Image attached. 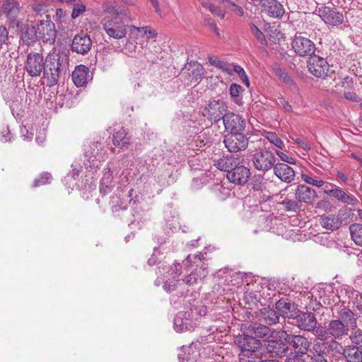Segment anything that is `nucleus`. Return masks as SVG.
I'll return each instance as SVG.
<instances>
[{
	"mask_svg": "<svg viewBox=\"0 0 362 362\" xmlns=\"http://www.w3.org/2000/svg\"><path fill=\"white\" fill-rule=\"evenodd\" d=\"M103 8L105 13L111 15L102 20L103 29L111 38L116 40L124 38L129 27V23L132 21L129 11L122 10L108 2L103 4Z\"/></svg>",
	"mask_w": 362,
	"mask_h": 362,
	"instance_id": "obj_1",
	"label": "nucleus"
},
{
	"mask_svg": "<svg viewBox=\"0 0 362 362\" xmlns=\"http://www.w3.org/2000/svg\"><path fill=\"white\" fill-rule=\"evenodd\" d=\"M206 253L199 252L198 254L189 255L182 264L187 266L190 264L192 271L189 274H185L182 278H178L177 281L179 285L185 284L189 286H194L201 282L208 274V270L203 262L206 259Z\"/></svg>",
	"mask_w": 362,
	"mask_h": 362,
	"instance_id": "obj_2",
	"label": "nucleus"
},
{
	"mask_svg": "<svg viewBox=\"0 0 362 362\" xmlns=\"http://www.w3.org/2000/svg\"><path fill=\"white\" fill-rule=\"evenodd\" d=\"M69 58L64 53H49L45 59L44 77L49 81V86L57 83L59 77L68 70Z\"/></svg>",
	"mask_w": 362,
	"mask_h": 362,
	"instance_id": "obj_3",
	"label": "nucleus"
},
{
	"mask_svg": "<svg viewBox=\"0 0 362 362\" xmlns=\"http://www.w3.org/2000/svg\"><path fill=\"white\" fill-rule=\"evenodd\" d=\"M236 337L235 344L238 347L240 362H257L261 358L262 342L247 333Z\"/></svg>",
	"mask_w": 362,
	"mask_h": 362,
	"instance_id": "obj_4",
	"label": "nucleus"
},
{
	"mask_svg": "<svg viewBox=\"0 0 362 362\" xmlns=\"http://www.w3.org/2000/svg\"><path fill=\"white\" fill-rule=\"evenodd\" d=\"M281 332H286L284 330H277V332L267 340L266 349L272 357L282 358L286 356L289 351L288 338L286 337V335L283 336Z\"/></svg>",
	"mask_w": 362,
	"mask_h": 362,
	"instance_id": "obj_5",
	"label": "nucleus"
},
{
	"mask_svg": "<svg viewBox=\"0 0 362 362\" xmlns=\"http://www.w3.org/2000/svg\"><path fill=\"white\" fill-rule=\"evenodd\" d=\"M291 47L294 52L300 57H310L316 51L315 44L303 32L296 33L291 41Z\"/></svg>",
	"mask_w": 362,
	"mask_h": 362,
	"instance_id": "obj_6",
	"label": "nucleus"
},
{
	"mask_svg": "<svg viewBox=\"0 0 362 362\" xmlns=\"http://www.w3.org/2000/svg\"><path fill=\"white\" fill-rule=\"evenodd\" d=\"M227 105L221 99L212 98L205 106L202 115L211 122L216 123L225 117Z\"/></svg>",
	"mask_w": 362,
	"mask_h": 362,
	"instance_id": "obj_7",
	"label": "nucleus"
},
{
	"mask_svg": "<svg viewBox=\"0 0 362 362\" xmlns=\"http://www.w3.org/2000/svg\"><path fill=\"white\" fill-rule=\"evenodd\" d=\"M275 162L274 153L266 148L259 149L252 156L253 165L259 171L267 172L271 170L275 165Z\"/></svg>",
	"mask_w": 362,
	"mask_h": 362,
	"instance_id": "obj_8",
	"label": "nucleus"
},
{
	"mask_svg": "<svg viewBox=\"0 0 362 362\" xmlns=\"http://www.w3.org/2000/svg\"><path fill=\"white\" fill-rule=\"evenodd\" d=\"M223 143L229 152L238 153L247 148L248 138L243 132L227 134L224 136Z\"/></svg>",
	"mask_w": 362,
	"mask_h": 362,
	"instance_id": "obj_9",
	"label": "nucleus"
},
{
	"mask_svg": "<svg viewBox=\"0 0 362 362\" xmlns=\"http://www.w3.org/2000/svg\"><path fill=\"white\" fill-rule=\"evenodd\" d=\"M308 69L315 77L325 78L328 76L329 66L325 58L314 54L308 60Z\"/></svg>",
	"mask_w": 362,
	"mask_h": 362,
	"instance_id": "obj_10",
	"label": "nucleus"
},
{
	"mask_svg": "<svg viewBox=\"0 0 362 362\" xmlns=\"http://www.w3.org/2000/svg\"><path fill=\"white\" fill-rule=\"evenodd\" d=\"M45 60L41 54L30 52L27 57L25 69L29 76H39L42 71L45 72Z\"/></svg>",
	"mask_w": 362,
	"mask_h": 362,
	"instance_id": "obj_11",
	"label": "nucleus"
},
{
	"mask_svg": "<svg viewBox=\"0 0 362 362\" xmlns=\"http://www.w3.org/2000/svg\"><path fill=\"white\" fill-rule=\"evenodd\" d=\"M243 333H247L255 337V338H262L269 340L277 330L272 329L266 325L257 322L243 325L241 327Z\"/></svg>",
	"mask_w": 362,
	"mask_h": 362,
	"instance_id": "obj_12",
	"label": "nucleus"
},
{
	"mask_svg": "<svg viewBox=\"0 0 362 362\" xmlns=\"http://www.w3.org/2000/svg\"><path fill=\"white\" fill-rule=\"evenodd\" d=\"M318 15L327 25L337 26L344 21V15L334 6H324L318 8Z\"/></svg>",
	"mask_w": 362,
	"mask_h": 362,
	"instance_id": "obj_13",
	"label": "nucleus"
},
{
	"mask_svg": "<svg viewBox=\"0 0 362 362\" xmlns=\"http://www.w3.org/2000/svg\"><path fill=\"white\" fill-rule=\"evenodd\" d=\"M262 13L275 19H281L284 13V6L277 0H261L259 3Z\"/></svg>",
	"mask_w": 362,
	"mask_h": 362,
	"instance_id": "obj_14",
	"label": "nucleus"
},
{
	"mask_svg": "<svg viewBox=\"0 0 362 362\" xmlns=\"http://www.w3.org/2000/svg\"><path fill=\"white\" fill-rule=\"evenodd\" d=\"M281 334L288 338V344L295 351L293 354L305 355L309 352L311 343L308 338L303 335L289 334L287 332H281Z\"/></svg>",
	"mask_w": 362,
	"mask_h": 362,
	"instance_id": "obj_15",
	"label": "nucleus"
},
{
	"mask_svg": "<svg viewBox=\"0 0 362 362\" xmlns=\"http://www.w3.org/2000/svg\"><path fill=\"white\" fill-rule=\"evenodd\" d=\"M37 32L43 42L53 44L57 37L54 23L50 21H40L37 26Z\"/></svg>",
	"mask_w": 362,
	"mask_h": 362,
	"instance_id": "obj_16",
	"label": "nucleus"
},
{
	"mask_svg": "<svg viewBox=\"0 0 362 362\" xmlns=\"http://www.w3.org/2000/svg\"><path fill=\"white\" fill-rule=\"evenodd\" d=\"M223 122L228 134L243 132L245 127V119L235 113H227L223 117Z\"/></svg>",
	"mask_w": 362,
	"mask_h": 362,
	"instance_id": "obj_17",
	"label": "nucleus"
},
{
	"mask_svg": "<svg viewBox=\"0 0 362 362\" xmlns=\"http://www.w3.org/2000/svg\"><path fill=\"white\" fill-rule=\"evenodd\" d=\"M293 320L295 325L303 331L313 332L317 325L315 315L312 312H300Z\"/></svg>",
	"mask_w": 362,
	"mask_h": 362,
	"instance_id": "obj_18",
	"label": "nucleus"
},
{
	"mask_svg": "<svg viewBox=\"0 0 362 362\" xmlns=\"http://www.w3.org/2000/svg\"><path fill=\"white\" fill-rule=\"evenodd\" d=\"M92 47V40L87 33L81 31L76 35L72 40L71 50L77 54H86Z\"/></svg>",
	"mask_w": 362,
	"mask_h": 362,
	"instance_id": "obj_19",
	"label": "nucleus"
},
{
	"mask_svg": "<svg viewBox=\"0 0 362 362\" xmlns=\"http://www.w3.org/2000/svg\"><path fill=\"white\" fill-rule=\"evenodd\" d=\"M250 169L243 165H237L227 174L228 180L235 185H243L250 177Z\"/></svg>",
	"mask_w": 362,
	"mask_h": 362,
	"instance_id": "obj_20",
	"label": "nucleus"
},
{
	"mask_svg": "<svg viewBox=\"0 0 362 362\" xmlns=\"http://www.w3.org/2000/svg\"><path fill=\"white\" fill-rule=\"evenodd\" d=\"M338 319L343 322V325L348 330H355L357 328L358 316L351 309L344 306L338 311Z\"/></svg>",
	"mask_w": 362,
	"mask_h": 362,
	"instance_id": "obj_21",
	"label": "nucleus"
},
{
	"mask_svg": "<svg viewBox=\"0 0 362 362\" xmlns=\"http://www.w3.org/2000/svg\"><path fill=\"white\" fill-rule=\"evenodd\" d=\"M296 199L299 202L306 204H313L317 197V194L315 189L305 185H299L295 191Z\"/></svg>",
	"mask_w": 362,
	"mask_h": 362,
	"instance_id": "obj_22",
	"label": "nucleus"
},
{
	"mask_svg": "<svg viewBox=\"0 0 362 362\" xmlns=\"http://www.w3.org/2000/svg\"><path fill=\"white\" fill-rule=\"evenodd\" d=\"M325 344L320 341L315 342L308 354L310 362H328Z\"/></svg>",
	"mask_w": 362,
	"mask_h": 362,
	"instance_id": "obj_23",
	"label": "nucleus"
},
{
	"mask_svg": "<svg viewBox=\"0 0 362 362\" xmlns=\"http://www.w3.org/2000/svg\"><path fill=\"white\" fill-rule=\"evenodd\" d=\"M327 326L331 338L340 340L349 334L348 328L343 325L341 320H332Z\"/></svg>",
	"mask_w": 362,
	"mask_h": 362,
	"instance_id": "obj_24",
	"label": "nucleus"
},
{
	"mask_svg": "<svg viewBox=\"0 0 362 362\" xmlns=\"http://www.w3.org/2000/svg\"><path fill=\"white\" fill-rule=\"evenodd\" d=\"M301 179L307 184L317 187H321L322 186H325L324 192L325 194L329 196H332V194H330L329 191H335V187H337V185L332 183L324 182L322 179H320L316 176L313 177L312 175L305 173H303L301 175Z\"/></svg>",
	"mask_w": 362,
	"mask_h": 362,
	"instance_id": "obj_25",
	"label": "nucleus"
},
{
	"mask_svg": "<svg viewBox=\"0 0 362 362\" xmlns=\"http://www.w3.org/2000/svg\"><path fill=\"white\" fill-rule=\"evenodd\" d=\"M274 173L281 181L290 183L294 180L295 172L293 169L285 163H276L274 168Z\"/></svg>",
	"mask_w": 362,
	"mask_h": 362,
	"instance_id": "obj_26",
	"label": "nucleus"
},
{
	"mask_svg": "<svg viewBox=\"0 0 362 362\" xmlns=\"http://www.w3.org/2000/svg\"><path fill=\"white\" fill-rule=\"evenodd\" d=\"M21 6L16 0H5L1 5L2 13L11 21L16 20Z\"/></svg>",
	"mask_w": 362,
	"mask_h": 362,
	"instance_id": "obj_27",
	"label": "nucleus"
},
{
	"mask_svg": "<svg viewBox=\"0 0 362 362\" xmlns=\"http://www.w3.org/2000/svg\"><path fill=\"white\" fill-rule=\"evenodd\" d=\"M320 225L327 230H335L342 225V220L337 214H324L320 218Z\"/></svg>",
	"mask_w": 362,
	"mask_h": 362,
	"instance_id": "obj_28",
	"label": "nucleus"
},
{
	"mask_svg": "<svg viewBox=\"0 0 362 362\" xmlns=\"http://www.w3.org/2000/svg\"><path fill=\"white\" fill-rule=\"evenodd\" d=\"M276 308L279 315L284 317H294L296 307L295 303L287 298H281L276 303Z\"/></svg>",
	"mask_w": 362,
	"mask_h": 362,
	"instance_id": "obj_29",
	"label": "nucleus"
},
{
	"mask_svg": "<svg viewBox=\"0 0 362 362\" xmlns=\"http://www.w3.org/2000/svg\"><path fill=\"white\" fill-rule=\"evenodd\" d=\"M115 187L113 173L110 169H105L100 182V193L105 196L112 191Z\"/></svg>",
	"mask_w": 362,
	"mask_h": 362,
	"instance_id": "obj_30",
	"label": "nucleus"
},
{
	"mask_svg": "<svg viewBox=\"0 0 362 362\" xmlns=\"http://www.w3.org/2000/svg\"><path fill=\"white\" fill-rule=\"evenodd\" d=\"M124 188L121 186H117L114 191L113 195L110 197V204L113 212H117L119 210H126L127 209V204L122 201V193Z\"/></svg>",
	"mask_w": 362,
	"mask_h": 362,
	"instance_id": "obj_31",
	"label": "nucleus"
},
{
	"mask_svg": "<svg viewBox=\"0 0 362 362\" xmlns=\"http://www.w3.org/2000/svg\"><path fill=\"white\" fill-rule=\"evenodd\" d=\"M329 192L332 197L345 204L356 206L358 203V200L354 195L347 194L339 187H335V191H329Z\"/></svg>",
	"mask_w": 362,
	"mask_h": 362,
	"instance_id": "obj_32",
	"label": "nucleus"
},
{
	"mask_svg": "<svg viewBox=\"0 0 362 362\" xmlns=\"http://www.w3.org/2000/svg\"><path fill=\"white\" fill-rule=\"evenodd\" d=\"M88 69L84 65L77 66L72 72V80L77 87H83L87 83Z\"/></svg>",
	"mask_w": 362,
	"mask_h": 362,
	"instance_id": "obj_33",
	"label": "nucleus"
},
{
	"mask_svg": "<svg viewBox=\"0 0 362 362\" xmlns=\"http://www.w3.org/2000/svg\"><path fill=\"white\" fill-rule=\"evenodd\" d=\"M347 362H361L362 351L355 345L345 346L342 352Z\"/></svg>",
	"mask_w": 362,
	"mask_h": 362,
	"instance_id": "obj_34",
	"label": "nucleus"
},
{
	"mask_svg": "<svg viewBox=\"0 0 362 362\" xmlns=\"http://www.w3.org/2000/svg\"><path fill=\"white\" fill-rule=\"evenodd\" d=\"M216 168L221 171L228 172L232 170L237 165V160L233 156H223L216 161Z\"/></svg>",
	"mask_w": 362,
	"mask_h": 362,
	"instance_id": "obj_35",
	"label": "nucleus"
},
{
	"mask_svg": "<svg viewBox=\"0 0 362 362\" xmlns=\"http://www.w3.org/2000/svg\"><path fill=\"white\" fill-rule=\"evenodd\" d=\"M189 71V76L192 80L197 82L201 81L204 73V69L202 65L197 62H191L187 68Z\"/></svg>",
	"mask_w": 362,
	"mask_h": 362,
	"instance_id": "obj_36",
	"label": "nucleus"
},
{
	"mask_svg": "<svg viewBox=\"0 0 362 362\" xmlns=\"http://www.w3.org/2000/svg\"><path fill=\"white\" fill-rule=\"evenodd\" d=\"M218 2L221 3L223 7L228 9L229 11L233 13L234 15L242 17L245 14V11L243 7L231 0H216Z\"/></svg>",
	"mask_w": 362,
	"mask_h": 362,
	"instance_id": "obj_37",
	"label": "nucleus"
},
{
	"mask_svg": "<svg viewBox=\"0 0 362 362\" xmlns=\"http://www.w3.org/2000/svg\"><path fill=\"white\" fill-rule=\"evenodd\" d=\"M35 2L32 4L30 6L31 8L32 11H33L35 15L42 16L43 14L47 13L49 10L50 7V1L47 0H34Z\"/></svg>",
	"mask_w": 362,
	"mask_h": 362,
	"instance_id": "obj_38",
	"label": "nucleus"
},
{
	"mask_svg": "<svg viewBox=\"0 0 362 362\" xmlns=\"http://www.w3.org/2000/svg\"><path fill=\"white\" fill-rule=\"evenodd\" d=\"M184 315L182 313H179L174 318V327L177 332L189 330L192 327L189 320L184 318Z\"/></svg>",
	"mask_w": 362,
	"mask_h": 362,
	"instance_id": "obj_39",
	"label": "nucleus"
},
{
	"mask_svg": "<svg viewBox=\"0 0 362 362\" xmlns=\"http://www.w3.org/2000/svg\"><path fill=\"white\" fill-rule=\"evenodd\" d=\"M262 317L268 325H275L279 322V317L276 310L264 308L262 310Z\"/></svg>",
	"mask_w": 362,
	"mask_h": 362,
	"instance_id": "obj_40",
	"label": "nucleus"
},
{
	"mask_svg": "<svg viewBox=\"0 0 362 362\" xmlns=\"http://www.w3.org/2000/svg\"><path fill=\"white\" fill-rule=\"evenodd\" d=\"M112 141L115 146L122 148L129 144V139L127 136L124 129L122 128L114 134Z\"/></svg>",
	"mask_w": 362,
	"mask_h": 362,
	"instance_id": "obj_41",
	"label": "nucleus"
},
{
	"mask_svg": "<svg viewBox=\"0 0 362 362\" xmlns=\"http://www.w3.org/2000/svg\"><path fill=\"white\" fill-rule=\"evenodd\" d=\"M349 229L354 243L362 247V225L354 223L350 226Z\"/></svg>",
	"mask_w": 362,
	"mask_h": 362,
	"instance_id": "obj_42",
	"label": "nucleus"
},
{
	"mask_svg": "<svg viewBox=\"0 0 362 362\" xmlns=\"http://www.w3.org/2000/svg\"><path fill=\"white\" fill-rule=\"evenodd\" d=\"M37 31L32 28H27L21 35L23 42L27 45L34 43L37 39Z\"/></svg>",
	"mask_w": 362,
	"mask_h": 362,
	"instance_id": "obj_43",
	"label": "nucleus"
},
{
	"mask_svg": "<svg viewBox=\"0 0 362 362\" xmlns=\"http://www.w3.org/2000/svg\"><path fill=\"white\" fill-rule=\"evenodd\" d=\"M313 332H314L315 337L321 341H326L328 339L331 338L329 334L328 326L324 327L321 325L318 327L316 325V328H315Z\"/></svg>",
	"mask_w": 362,
	"mask_h": 362,
	"instance_id": "obj_44",
	"label": "nucleus"
},
{
	"mask_svg": "<svg viewBox=\"0 0 362 362\" xmlns=\"http://www.w3.org/2000/svg\"><path fill=\"white\" fill-rule=\"evenodd\" d=\"M280 204L284 206L285 209L288 211H293L296 213L300 210L301 205L299 204L298 200L296 201L290 199H285L281 201Z\"/></svg>",
	"mask_w": 362,
	"mask_h": 362,
	"instance_id": "obj_45",
	"label": "nucleus"
},
{
	"mask_svg": "<svg viewBox=\"0 0 362 362\" xmlns=\"http://www.w3.org/2000/svg\"><path fill=\"white\" fill-rule=\"evenodd\" d=\"M337 339H334L332 338V339L329 341H327L325 344V347H326V349H327V353L329 351H331L333 354H341L343 352V348L341 343L337 341Z\"/></svg>",
	"mask_w": 362,
	"mask_h": 362,
	"instance_id": "obj_46",
	"label": "nucleus"
},
{
	"mask_svg": "<svg viewBox=\"0 0 362 362\" xmlns=\"http://www.w3.org/2000/svg\"><path fill=\"white\" fill-rule=\"evenodd\" d=\"M276 76L287 86L289 87L296 88V84L293 81V78L288 74L287 72L279 68L275 71Z\"/></svg>",
	"mask_w": 362,
	"mask_h": 362,
	"instance_id": "obj_47",
	"label": "nucleus"
},
{
	"mask_svg": "<svg viewBox=\"0 0 362 362\" xmlns=\"http://www.w3.org/2000/svg\"><path fill=\"white\" fill-rule=\"evenodd\" d=\"M264 137L269 141V142L274 144L275 146L280 149L284 148V144L281 139H279L276 133L272 132H266L264 133Z\"/></svg>",
	"mask_w": 362,
	"mask_h": 362,
	"instance_id": "obj_48",
	"label": "nucleus"
},
{
	"mask_svg": "<svg viewBox=\"0 0 362 362\" xmlns=\"http://www.w3.org/2000/svg\"><path fill=\"white\" fill-rule=\"evenodd\" d=\"M182 267H185V265L183 264L182 266H180V263L175 262L174 264L170 268L168 272L173 276V279H175V277H179L181 276V274L183 272L181 270ZM188 267H189V265L187 264V266H185V268L184 269V270L186 272V273H187V272H188V269H187Z\"/></svg>",
	"mask_w": 362,
	"mask_h": 362,
	"instance_id": "obj_49",
	"label": "nucleus"
},
{
	"mask_svg": "<svg viewBox=\"0 0 362 362\" xmlns=\"http://www.w3.org/2000/svg\"><path fill=\"white\" fill-rule=\"evenodd\" d=\"M73 6L74 8L71 13V18L73 19L77 18L86 11V6L79 0H77V1L74 3Z\"/></svg>",
	"mask_w": 362,
	"mask_h": 362,
	"instance_id": "obj_50",
	"label": "nucleus"
},
{
	"mask_svg": "<svg viewBox=\"0 0 362 362\" xmlns=\"http://www.w3.org/2000/svg\"><path fill=\"white\" fill-rule=\"evenodd\" d=\"M353 331L354 332L349 336L350 340L354 344L353 345L362 349V330L356 329Z\"/></svg>",
	"mask_w": 362,
	"mask_h": 362,
	"instance_id": "obj_51",
	"label": "nucleus"
},
{
	"mask_svg": "<svg viewBox=\"0 0 362 362\" xmlns=\"http://www.w3.org/2000/svg\"><path fill=\"white\" fill-rule=\"evenodd\" d=\"M131 28L137 30L139 33H141L143 36H146L148 39L153 38L157 35L156 31L149 26L137 28L132 25Z\"/></svg>",
	"mask_w": 362,
	"mask_h": 362,
	"instance_id": "obj_52",
	"label": "nucleus"
},
{
	"mask_svg": "<svg viewBox=\"0 0 362 362\" xmlns=\"http://www.w3.org/2000/svg\"><path fill=\"white\" fill-rule=\"evenodd\" d=\"M251 32L252 35L255 37V38L260 42L262 45H267V40L264 33L255 25L251 26Z\"/></svg>",
	"mask_w": 362,
	"mask_h": 362,
	"instance_id": "obj_53",
	"label": "nucleus"
},
{
	"mask_svg": "<svg viewBox=\"0 0 362 362\" xmlns=\"http://www.w3.org/2000/svg\"><path fill=\"white\" fill-rule=\"evenodd\" d=\"M202 4L203 7L206 8V9L209 10L211 13L217 15L218 17H220L221 19H223L225 17V12L217 9L214 4H212L210 2L203 1L202 2Z\"/></svg>",
	"mask_w": 362,
	"mask_h": 362,
	"instance_id": "obj_54",
	"label": "nucleus"
},
{
	"mask_svg": "<svg viewBox=\"0 0 362 362\" xmlns=\"http://www.w3.org/2000/svg\"><path fill=\"white\" fill-rule=\"evenodd\" d=\"M51 179H52L51 174H49L48 173H45L42 174L39 178H37L35 180L34 186L37 187L40 185H42L49 183Z\"/></svg>",
	"mask_w": 362,
	"mask_h": 362,
	"instance_id": "obj_55",
	"label": "nucleus"
},
{
	"mask_svg": "<svg viewBox=\"0 0 362 362\" xmlns=\"http://www.w3.org/2000/svg\"><path fill=\"white\" fill-rule=\"evenodd\" d=\"M230 95L232 98H238L241 93L243 91V88L241 86L237 83H232L230 86Z\"/></svg>",
	"mask_w": 362,
	"mask_h": 362,
	"instance_id": "obj_56",
	"label": "nucleus"
},
{
	"mask_svg": "<svg viewBox=\"0 0 362 362\" xmlns=\"http://www.w3.org/2000/svg\"><path fill=\"white\" fill-rule=\"evenodd\" d=\"M66 18V11H64L62 8H57L56 10V13L54 16V20L59 23H62L64 22H65Z\"/></svg>",
	"mask_w": 362,
	"mask_h": 362,
	"instance_id": "obj_57",
	"label": "nucleus"
},
{
	"mask_svg": "<svg viewBox=\"0 0 362 362\" xmlns=\"http://www.w3.org/2000/svg\"><path fill=\"white\" fill-rule=\"evenodd\" d=\"M304 355L291 353L290 355L286 358V362H306L303 358Z\"/></svg>",
	"mask_w": 362,
	"mask_h": 362,
	"instance_id": "obj_58",
	"label": "nucleus"
},
{
	"mask_svg": "<svg viewBox=\"0 0 362 362\" xmlns=\"http://www.w3.org/2000/svg\"><path fill=\"white\" fill-rule=\"evenodd\" d=\"M278 105L279 106H281L287 112H293L292 106L284 98H279Z\"/></svg>",
	"mask_w": 362,
	"mask_h": 362,
	"instance_id": "obj_59",
	"label": "nucleus"
},
{
	"mask_svg": "<svg viewBox=\"0 0 362 362\" xmlns=\"http://www.w3.org/2000/svg\"><path fill=\"white\" fill-rule=\"evenodd\" d=\"M276 153L281 158V160L286 162L288 163H290V164L295 163V159L293 158L292 157L288 156L286 153H285L282 151H276Z\"/></svg>",
	"mask_w": 362,
	"mask_h": 362,
	"instance_id": "obj_60",
	"label": "nucleus"
},
{
	"mask_svg": "<svg viewBox=\"0 0 362 362\" xmlns=\"http://www.w3.org/2000/svg\"><path fill=\"white\" fill-rule=\"evenodd\" d=\"M209 62L211 65H213L220 69L226 63L225 62L220 60L218 57H213V56L209 57Z\"/></svg>",
	"mask_w": 362,
	"mask_h": 362,
	"instance_id": "obj_61",
	"label": "nucleus"
},
{
	"mask_svg": "<svg viewBox=\"0 0 362 362\" xmlns=\"http://www.w3.org/2000/svg\"><path fill=\"white\" fill-rule=\"evenodd\" d=\"M177 283H175V281H166L164 283L163 287L165 291L167 292H172L175 290L177 288V285L179 284V283L175 280Z\"/></svg>",
	"mask_w": 362,
	"mask_h": 362,
	"instance_id": "obj_62",
	"label": "nucleus"
},
{
	"mask_svg": "<svg viewBox=\"0 0 362 362\" xmlns=\"http://www.w3.org/2000/svg\"><path fill=\"white\" fill-rule=\"evenodd\" d=\"M8 39V31L4 26H0V47Z\"/></svg>",
	"mask_w": 362,
	"mask_h": 362,
	"instance_id": "obj_63",
	"label": "nucleus"
},
{
	"mask_svg": "<svg viewBox=\"0 0 362 362\" xmlns=\"http://www.w3.org/2000/svg\"><path fill=\"white\" fill-rule=\"evenodd\" d=\"M1 140L4 142L11 140V132L8 127L4 128L1 132Z\"/></svg>",
	"mask_w": 362,
	"mask_h": 362,
	"instance_id": "obj_64",
	"label": "nucleus"
}]
</instances>
